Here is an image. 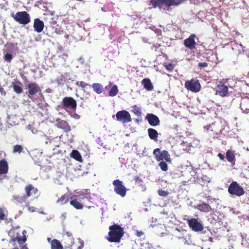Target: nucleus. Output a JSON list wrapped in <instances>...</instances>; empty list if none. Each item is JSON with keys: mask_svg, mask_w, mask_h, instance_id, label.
Returning <instances> with one entry per match:
<instances>
[{"mask_svg": "<svg viewBox=\"0 0 249 249\" xmlns=\"http://www.w3.org/2000/svg\"><path fill=\"white\" fill-rule=\"evenodd\" d=\"M108 236L107 238L110 242L119 243L124 235V230L120 226L113 224L109 227Z\"/></svg>", "mask_w": 249, "mask_h": 249, "instance_id": "nucleus-1", "label": "nucleus"}, {"mask_svg": "<svg viewBox=\"0 0 249 249\" xmlns=\"http://www.w3.org/2000/svg\"><path fill=\"white\" fill-rule=\"evenodd\" d=\"M187 0H151L150 3L154 8H161L164 5L166 8L171 6H177Z\"/></svg>", "mask_w": 249, "mask_h": 249, "instance_id": "nucleus-2", "label": "nucleus"}, {"mask_svg": "<svg viewBox=\"0 0 249 249\" xmlns=\"http://www.w3.org/2000/svg\"><path fill=\"white\" fill-rule=\"evenodd\" d=\"M26 233V231L23 230L22 231V236L18 233H17L16 235L14 234L10 240V243L13 244L14 246H18V244L21 249H28L25 245V242L27 240Z\"/></svg>", "mask_w": 249, "mask_h": 249, "instance_id": "nucleus-3", "label": "nucleus"}, {"mask_svg": "<svg viewBox=\"0 0 249 249\" xmlns=\"http://www.w3.org/2000/svg\"><path fill=\"white\" fill-rule=\"evenodd\" d=\"M11 17L20 24L26 25L30 22V16L26 11L18 12L15 14L13 13Z\"/></svg>", "mask_w": 249, "mask_h": 249, "instance_id": "nucleus-4", "label": "nucleus"}, {"mask_svg": "<svg viewBox=\"0 0 249 249\" xmlns=\"http://www.w3.org/2000/svg\"><path fill=\"white\" fill-rule=\"evenodd\" d=\"M184 87L188 90L196 93L199 92L201 87L199 80L196 78L186 81Z\"/></svg>", "mask_w": 249, "mask_h": 249, "instance_id": "nucleus-5", "label": "nucleus"}, {"mask_svg": "<svg viewBox=\"0 0 249 249\" xmlns=\"http://www.w3.org/2000/svg\"><path fill=\"white\" fill-rule=\"evenodd\" d=\"M230 194L241 196L245 194L244 189L236 181H232L228 189Z\"/></svg>", "mask_w": 249, "mask_h": 249, "instance_id": "nucleus-6", "label": "nucleus"}, {"mask_svg": "<svg viewBox=\"0 0 249 249\" xmlns=\"http://www.w3.org/2000/svg\"><path fill=\"white\" fill-rule=\"evenodd\" d=\"M153 154L158 161H162L164 160L166 162L171 161L170 155L166 150L160 151L159 148H156L154 150Z\"/></svg>", "mask_w": 249, "mask_h": 249, "instance_id": "nucleus-7", "label": "nucleus"}, {"mask_svg": "<svg viewBox=\"0 0 249 249\" xmlns=\"http://www.w3.org/2000/svg\"><path fill=\"white\" fill-rule=\"evenodd\" d=\"M112 184L114 186L115 192L122 197H124L126 194V188L123 185V181L119 179H115L113 181Z\"/></svg>", "mask_w": 249, "mask_h": 249, "instance_id": "nucleus-8", "label": "nucleus"}, {"mask_svg": "<svg viewBox=\"0 0 249 249\" xmlns=\"http://www.w3.org/2000/svg\"><path fill=\"white\" fill-rule=\"evenodd\" d=\"M116 119L123 124H126L132 121L130 113L126 110H121L117 112Z\"/></svg>", "mask_w": 249, "mask_h": 249, "instance_id": "nucleus-9", "label": "nucleus"}, {"mask_svg": "<svg viewBox=\"0 0 249 249\" xmlns=\"http://www.w3.org/2000/svg\"><path fill=\"white\" fill-rule=\"evenodd\" d=\"M187 222L189 228L193 231H201L204 229L203 225L196 218L188 219Z\"/></svg>", "mask_w": 249, "mask_h": 249, "instance_id": "nucleus-10", "label": "nucleus"}, {"mask_svg": "<svg viewBox=\"0 0 249 249\" xmlns=\"http://www.w3.org/2000/svg\"><path fill=\"white\" fill-rule=\"evenodd\" d=\"M62 105L64 107L70 108L75 111L76 109V101L71 97H65L62 100Z\"/></svg>", "mask_w": 249, "mask_h": 249, "instance_id": "nucleus-11", "label": "nucleus"}, {"mask_svg": "<svg viewBox=\"0 0 249 249\" xmlns=\"http://www.w3.org/2000/svg\"><path fill=\"white\" fill-rule=\"evenodd\" d=\"M55 126L66 133H68L71 131V126L65 120H62L60 118H57L55 120Z\"/></svg>", "mask_w": 249, "mask_h": 249, "instance_id": "nucleus-12", "label": "nucleus"}, {"mask_svg": "<svg viewBox=\"0 0 249 249\" xmlns=\"http://www.w3.org/2000/svg\"><path fill=\"white\" fill-rule=\"evenodd\" d=\"M28 96H34L41 91L39 86L36 83H31L27 86Z\"/></svg>", "mask_w": 249, "mask_h": 249, "instance_id": "nucleus-13", "label": "nucleus"}, {"mask_svg": "<svg viewBox=\"0 0 249 249\" xmlns=\"http://www.w3.org/2000/svg\"><path fill=\"white\" fill-rule=\"evenodd\" d=\"M215 92L216 94H218L221 97H225L228 94V88L222 82H219L216 86Z\"/></svg>", "mask_w": 249, "mask_h": 249, "instance_id": "nucleus-14", "label": "nucleus"}, {"mask_svg": "<svg viewBox=\"0 0 249 249\" xmlns=\"http://www.w3.org/2000/svg\"><path fill=\"white\" fill-rule=\"evenodd\" d=\"M196 36L195 34H191L190 35V36L186 38L184 40V45L185 46L192 50L196 48V42L195 40V38L196 37Z\"/></svg>", "mask_w": 249, "mask_h": 249, "instance_id": "nucleus-15", "label": "nucleus"}, {"mask_svg": "<svg viewBox=\"0 0 249 249\" xmlns=\"http://www.w3.org/2000/svg\"><path fill=\"white\" fill-rule=\"evenodd\" d=\"M25 195H24L26 198L31 197L33 195H36L38 193V190L36 188L34 187L32 184H28L25 187Z\"/></svg>", "mask_w": 249, "mask_h": 249, "instance_id": "nucleus-16", "label": "nucleus"}, {"mask_svg": "<svg viewBox=\"0 0 249 249\" xmlns=\"http://www.w3.org/2000/svg\"><path fill=\"white\" fill-rule=\"evenodd\" d=\"M146 118L150 125L151 126H155L158 125L160 124V121L159 118L153 114H147Z\"/></svg>", "mask_w": 249, "mask_h": 249, "instance_id": "nucleus-17", "label": "nucleus"}, {"mask_svg": "<svg viewBox=\"0 0 249 249\" xmlns=\"http://www.w3.org/2000/svg\"><path fill=\"white\" fill-rule=\"evenodd\" d=\"M33 27L35 31L39 33L43 31L44 27V23L43 21L41 20L39 18H35L34 19Z\"/></svg>", "mask_w": 249, "mask_h": 249, "instance_id": "nucleus-18", "label": "nucleus"}, {"mask_svg": "<svg viewBox=\"0 0 249 249\" xmlns=\"http://www.w3.org/2000/svg\"><path fill=\"white\" fill-rule=\"evenodd\" d=\"M195 208L204 213H209L212 211L211 206L204 202L198 204Z\"/></svg>", "mask_w": 249, "mask_h": 249, "instance_id": "nucleus-19", "label": "nucleus"}, {"mask_svg": "<svg viewBox=\"0 0 249 249\" xmlns=\"http://www.w3.org/2000/svg\"><path fill=\"white\" fill-rule=\"evenodd\" d=\"M8 171L7 162L4 160H0V175L5 174Z\"/></svg>", "mask_w": 249, "mask_h": 249, "instance_id": "nucleus-20", "label": "nucleus"}, {"mask_svg": "<svg viewBox=\"0 0 249 249\" xmlns=\"http://www.w3.org/2000/svg\"><path fill=\"white\" fill-rule=\"evenodd\" d=\"M142 84L143 85L144 89H145L148 91H151L152 90L154 86L149 78H144L142 81Z\"/></svg>", "mask_w": 249, "mask_h": 249, "instance_id": "nucleus-21", "label": "nucleus"}, {"mask_svg": "<svg viewBox=\"0 0 249 249\" xmlns=\"http://www.w3.org/2000/svg\"><path fill=\"white\" fill-rule=\"evenodd\" d=\"M226 157L229 162L234 164L236 159L234 151L230 149L228 150L226 153Z\"/></svg>", "mask_w": 249, "mask_h": 249, "instance_id": "nucleus-22", "label": "nucleus"}, {"mask_svg": "<svg viewBox=\"0 0 249 249\" xmlns=\"http://www.w3.org/2000/svg\"><path fill=\"white\" fill-rule=\"evenodd\" d=\"M27 198L25 196L14 195L12 197L13 201L16 204H22L25 202Z\"/></svg>", "mask_w": 249, "mask_h": 249, "instance_id": "nucleus-23", "label": "nucleus"}, {"mask_svg": "<svg viewBox=\"0 0 249 249\" xmlns=\"http://www.w3.org/2000/svg\"><path fill=\"white\" fill-rule=\"evenodd\" d=\"M21 85V83L19 81L12 83V87L13 88L14 90L17 94H20L23 92V89Z\"/></svg>", "mask_w": 249, "mask_h": 249, "instance_id": "nucleus-24", "label": "nucleus"}, {"mask_svg": "<svg viewBox=\"0 0 249 249\" xmlns=\"http://www.w3.org/2000/svg\"><path fill=\"white\" fill-rule=\"evenodd\" d=\"M51 249H63L61 242L57 239H53L51 242Z\"/></svg>", "mask_w": 249, "mask_h": 249, "instance_id": "nucleus-25", "label": "nucleus"}, {"mask_svg": "<svg viewBox=\"0 0 249 249\" xmlns=\"http://www.w3.org/2000/svg\"><path fill=\"white\" fill-rule=\"evenodd\" d=\"M148 134L149 138L151 140H157L158 137V131L154 128H150L148 129Z\"/></svg>", "mask_w": 249, "mask_h": 249, "instance_id": "nucleus-26", "label": "nucleus"}, {"mask_svg": "<svg viewBox=\"0 0 249 249\" xmlns=\"http://www.w3.org/2000/svg\"><path fill=\"white\" fill-rule=\"evenodd\" d=\"M72 196H70L69 194L66 193L62 196L57 200V202L61 204H65L67 203L70 199H72Z\"/></svg>", "mask_w": 249, "mask_h": 249, "instance_id": "nucleus-27", "label": "nucleus"}, {"mask_svg": "<svg viewBox=\"0 0 249 249\" xmlns=\"http://www.w3.org/2000/svg\"><path fill=\"white\" fill-rule=\"evenodd\" d=\"M91 87L93 90L98 94H101L104 89L103 86L100 83H93Z\"/></svg>", "mask_w": 249, "mask_h": 249, "instance_id": "nucleus-28", "label": "nucleus"}, {"mask_svg": "<svg viewBox=\"0 0 249 249\" xmlns=\"http://www.w3.org/2000/svg\"><path fill=\"white\" fill-rule=\"evenodd\" d=\"M71 157L78 161L82 162V158L78 151L73 150L71 153Z\"/></svg>", "mask_w": 249, "mask_h": 249, "instance_id": "nucleus-29", "label": "nucleus"}, {"mask_svg": "<svg viewBox=\"0 0 249 249\" xmlns=\"http://www.w3.org/2000/svg\"><path fill=\"white\" fill-rule=\"evenodd\" d=\"M70 204L76 209L80 210L83 208V205L77 199H71Z\"/></svg>", "mask_w": 249, "mask_h": 249, "instance_id": "nucleus-30", "label": "nucleus"}, {"mask_svg": "<svg viewBox=\"0 0 249 249\" xmlns=\"http://www.w3.org/2000/svg\"><path fill=\"white\" fill-rule=\"evenodd\" d=\"M75 85L79 88H81L83 90H84L85 89L90 88L91 85L88 83H85L83 81H77Z\"/></svg>", "mask_w": 249, "mask_h": 249, "instance_id": "nucleus-31", "label": "nucleus"}, {"mask_svg": "<svg viewBox=\"0 0 249 249\" xmlns=\"http://www.w3.org/2000/svg\"><path fill=\"white\" fill-rule=\"evenodd\" d=\"M23 151V147L21 145L16 144L13 146V153H18L19 154Z\"/></svg>", "mask_w": 249, "mask_h": 249, "instance_id": "nucleus-32", "label": "nucleus"}, {"mask_svg": "<svg viewBox=\"0 0 249 249\" xmlns=\"http://www.w3.org/2000/svg\"><path fill=\"white\" fill-rule=\"evenodd\" d=\"M118 87L116 85L113 86L108 91V95L111 97L116 96L118 93Z\"/></svg>", "mask_w": 249, "mask_h": 249, "instance_id": "nucleus-33", "label": "nucleus"}, {"mask_svg": "<svg viewBox=\"0 0 249 249\" xmlns=\"http://www.w3.org/2000/svg\"><path fill=\"white\" fill-rule=\"evenodd\" d=\"M176 230L179 232L178 234H176L175 237L178 239H186V236L185 233H186L185 231H180L178 229L176 228Z\"/></svg>", "mask_w": 249, "mask_h": 249, "instance_id": "nucleus-34", "label": "nucleus"}, {"mask_svg": "<svg viewBox=\"0 0 249 249\" xmlns=\"http://www.w3.org/2000/svg\"><path fill=\"white\" fill-rule=\"evenodd\" d=\"M134 180L135 181L136 184H137L139 186H142V190H144L145 189V187L142 185V180L139 177H135Z\"/></svg>", "mask_w": 249, "mask_h": 249, "instance_id": "nucleus-35", "label": "nucleus"}, {"mask_svg": "<svg viewBox=\"0 0 249 249\" xmlns=\"http://www.w3.org/2000/svg\"><path fill=\"white\" fill-rule=\"evenodd\" d=\"M3 59L7 62L10 63L13 59V55L11 53H6L3 57Z\"/></svg>", "mask_w": 249, "mask_h": 249, "instance_id": "nucleus-36", "label": "nucleus"}, {"mask_svg": "<svg viewBox=\"0 0 249 249\" xmlns=\"http://www.w3.org/2000/svg\"><path fill=\"white\" fill-rule=\"evenodd\" d=\"M132 112L137 116H140L141 114V108L136 105L132 107Z\"/></svg>", "mask_w": 249, "mask_h": 249, "instance_id": "nucleus-37", "label": "nucleus"}, {"mask_svg": "<svg viewBox=\"0 0 249 249\" xmlns=\"http://www.w3.org/2000/svg\"><path fill=\"white\" fill-rule=\"evenodd\" d=\"M159 166L163 171H166L168 170V166L165 162L161 161L160 162Z\"/></svg>", "mask_w": 249, "mask_h": 249, "instance_id": "nucleus-38", "label": "nucleus"}, {"mask_svg": "<svg viewBox=\"0 0 249 249\" xmlns=\"http://www.w3.org/2000/svg\"><path fill=\"white\" fill-rule=\"evenodd\" d=\"M163 66L169 71H171L174 69V66L171 63L165 64Z\"/></svg>", "mask_w": 249, "mask_h": 249, "instance_id": "nucleus-39", "label": "nucleus"}, {"mask_svg": "<svg viewBox=\"0 0 249 249\" xmlns=\"http://www.w3.org/2000/svg\"><path fill=\"white\" fill-rule=\"evenodd\" d=\"M158 194L161 196H166L168 195L169 192L167 191L160 189L158 191Z\"/></svg>", "mask_w": 249, "mask_h": 249, "instance_id": "nucleus-40", "label": "nucleus"}, {"mask_svg": "<svg viewBox=\"0 0 249 249\" xmlns=\"http://www.w3.org/2000/svg\"><path fill=\"white\" fill-rule=\"evenodd\" d=\"M5 217V215L4 213V211L2 208H0V219L4 220Z\"/></svg>", "mask_w": 249, "mask_h": 249, "instance_id": "nucleus-41", "label": "nucleus"}, {"mask_svg": "<svg viewBox=\"0 0 249 249\" xmlns=\"http://www.w3.org/2000/svg\"><path fill=\"white\" fill-rule=\"evenodd\" d=\"M208 66V65L206 62H200L198 64V67H199L201 69L203 68L207 67Z\"/></svg>", "mask_w": 249, "mask_h": 249, "instance_id": "nucleus-42", "label": "nucleus"}, {"mask_svg": "<svg viewBox=\"0 0 249 249\" xmlns=\"http://www.w3.org/2000/svg\"><path fill=\"white\" fill-rule=\"evenodd\" d=\"M135 235L138 237H141L144 235V232L141 231L136 230Z\"/></svg>", "mask_w": 249, "mask_h": 249, "instance_id": "nucleus-43", "label": "nucleus"}, {"mask_svg": "<svg viewBox=\"0 0 249 249\" xmlns=\"http://www.w3.org/2000/svg\"><path fill=\"white\" fill-rule=\"evenodd\" d=\"M26 206L28 207V210L32 212H35L36 209V208L34 207H30L29 205V203L26 204Z\"/></svg>", "mask_w": 249, "mask_h": 249, "instance_id": "nucleus-44", "label": "nucleus"}, {"mask_svg": "<svg viewBox=\"0 0 249 249\" xmlns=\"http://www.w3.org/2000/svg\"><path fill=\"white\" fill-rule=\"evenodd\" d=\"M218 157L219 158V159L221 160H225V156L223 154H222V153H219L218 154Z\"/></svg>", "mask_w": 249, "mask_h": 249, "instance_id": "nucleus-45", "label": "nucleus"}, {"mask_svg": "<svg viewBox=\"0 0 249 249\" xmlns=\"http://www.w3.org/2000/svg\"><path fill=\"white\" fill-rule=\"evenodd\" d=\"M0 92L1 95H5L6 94V92L4 90V89L2 87L0 88Z\"/></svg>", "mask_w": 249, "mask_h": 249, "instance_id": "nucleus-46", "label": "nucleus"}, {"mask_svg": "<svg viewBox=\"0 0 249 249\" xmlns=\"http://www.w3.org/2000/svg\"><path fill=\"white\" fill-rule=\"evenodd\" d=\"M55 32L57 33V34H60L61 33L63 32V31L62 30H59L58 31H57V29H56L55 30Z\"/></svg>", "mask_w": 249, "mask_h": 249, "instance_id": "nucleus-47", "label": "nucleus"}, {"mask_svg": "<svg viewBox=\"0 0 249 249\" xmlns=\"http://www.w3.org/2000/svg\"><path fill=\"white\" fill-rule=\"evenodd\" d=\"M66 234L68 236L70 237L72 236V234L70 232H67Z\"/></svg>", "mask_w": 249, "mask_h": 249, "instance_id": "nucleus-48", "label": "nucleus"}, {"mask_svg": "<svg viewBox=\"0 0 249 249\" xmlns=\"http://www.w3.org/2000/svg\"><path fill=\"white\" fill-rule=\"evenodd\" d=\"M65 38H66L67 39H69V35L68 34H66L64 36Z\"/></svg>", "mask_w": 249, "mask_h": 249, "instance_id": "nucleus-49", "label": "nucleus"}, {"mask_svg": "<svg viewBox=\"0 0 249 249\" xmlns=\"http://www.w3.org/2000/svg\"><path fill=\"white\" fill-rule=\"evenodd\" d=\"M178 126L177 125H174V127H173V128H174L175 129H176V130H177V129H178Z\"/></svg>", "mask_w": 249, "mask_h": 249, "instance_id": "nucleus-50", "label": "nucleus"}, {"mask_svg": "<svg viewBox=\"0 0 249 249\" xmlns=\"http://www.w3.org/2000/svg\"><path fill=\"white\" fill-rule=\"evenodd\" d=\"M20 76H21V78H22L23 79H24V78H25V76L24 75V74H20Z\"/></svg>", "mask_w": 249, "mask_h": 249, "instance_id": "nucleus-51", "label": "nucleus"}, {"mask_svg": "<svg viewBox=\"0 0 249 249\" xmlns=\"http://www.w3.org/2000/svg\"><path fill=\"white\" fill-rule=\"evenodd\" d=\"M51 238H49V237H48V238H47V240H48V241L49 242H50V243H51Z\"/></svg>", "mask_w": 249, "mask_h": 249, "instance_id": "nucleus-52", "label": "nucleus"}, {"mask_svg": "<svg viewBox=\"0 0 249 249\" xmlns=\"http://www.w3.org/2000/svg\"><path fill=\"white\" fill-rule=\"evenodd\" d=\"M18 249V248H14V249Z\"/></svg>", "mask_w": 249, "mask_h": 249, "instance_id": "nucleus-53", "label": "nucleus"}]
</instances>
